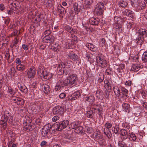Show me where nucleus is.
I'll return each mask as SVG.
<instances>
[{
	"instance_id": "c756f323",
	"label": "nucleus",
	"mask_w": 147,
	"mask_h": 147,
	"mask_svg": "<svg viewBox=\"0 0 147 147\" xmlns=\"http://www.w3.org/2000/svg\"><path fill=\"white\" fill-rule=\"evenodd\" d=\"M95 100V98L93 96H90L86 98V101L89 102V104H92Z\"/></svg>"
},
{
	"instance_id": "b1692460",
	"label": "nucleus",
	"mask_w": 147,
	"mask_h": 147,
	"mask_svg": "<svg viewBox=\"0 0 147 147\" xmlns=\"http://www.w3.org/2000/svg\"><path fill=\"white\" fill-rule=\"evenodd\" d=\"M96 97L99 99L102 100L103 99L104 93L102 91L97 90L96 93Z\"/></svg>"
},
{
	"instance_id": "4468645a",
	"label": "nucleus",
	"mask_w": 147,
	"mask_h": 147,
	"mask_svg": "<svg viewBox=\"0 0 147 147\" xmlns=\"http://www.w3.org/2000/svg\"><path fill=\"white\" fill-rule=\"evenodd\" d=\"M80 93L79 91H77L75 92L71 96L69 97V100H71V101H72L74 100H75L80 96Z\"/></svg>"
},
{
	"instance_id": "4be33fe9",
	"label": "nucleus",
	"mask_w": 147,
	"mask_h": 147,
	"mask_svg": "<svg viewBox=\"0 0 147 147\" xmlns=\"http://www.w3.org/2000/svg\"><path fill=\"white\" fill-rule=\"evenodd\" d=\"M86 46L90 50L94 51L97 50L96 46L91 43H88L86 44Z\"/></svg>"
},
{
	"instance_id": "ea45409f",
	"label": "nucleus",
	"mask_w": 147,
	"mask_h": 147,
	"mask_svg": "<svg viewBox=\"0 0 147 147\" xmlns=\"http://www.w3.org/2000/svg\"><path fill=\"white\" fill-rule=\"evenodd\" d=\"M120 129L119 126V124L116 125L113 129V132L116 134L119 133V131Z\"/></svg>"
},
{
	"instance_id": "412c9836",
	"label": "nucleus",
	"mask_w": 147,
	"mask_h": 147,
	"mask_svg": "<svg viewBox=\"0 0 147 147\" xmlns=\"http://www.w3.org/2000/svg\"><path fill=\"white\" fill-rule=\"evenodd\" d=\"M89 22L91 24L94 25H98L99 22L98 20L94 18H90L89 20Z\"/></svg>"
},
{
	"instance_id": "f704fd0d",
	"label": "nucleus",
	"mask_w": 147,
	"mask_h": 147,
	"mask_svg": "<svg viewBox=\"0 0 147 147\" xmlns=\"http://www.w3.org/2000/svg\"><path fill=\"white\" fill-rule=\"evenodd\" d=\"M44 4L47 7H50L52 5V1L50 0H45Z\"/></svg>"
},
{
	"instance_id": "dca6fc26",
	"label": "nucleus",
	"mask_w": 147,
	"mask_h": 147,
	"mask_svg": "<svg viewBox=\"0 0 147 147\" xmlns=\"http://www.w3.org/2000/svg\"><path fill=\"white\" fill-rule=\"evenodd\" d=\"M42 89L45 94H48L50 91V89L49 86L47 84H43L42 86Z\"/></svg>"
},
{
	"instance_id": "39448f33",
	"label": "nucleus",
	"mask_w": 147,
	"mask_h": 147,
	"mask_svg": "<svg viewBox=\"0 0 147 147\" xmlns=\"http://www.w3.org/2000/svg\"><path fill=\"white\" fill-rule=\"evenodd\" d=\"M104 4L101 2L98 3L96 5L95 12L98 15H100L103 13Z\"/></svg>"
},
{
	"instance_id": "7ed1b4c3",
	"label": "nucleus",
	"mask_w": 147,
	"mask_h": 147,
	"mask_svg": "<svg viewBox=\"0 0 147 147\" xmlns=\"http://www.w3.org/2000/svg\"><path fill=\"white\" fill-rule=\"evenodd\" d=\"M1 118L2 119H4L6 121H7L9 123H11L13 121V117L12 115L7 110H5L2 114Z\"/></svg>"
},
{
	"instance_id": "37998d69",
	"label": "nucleus",
	"mask_w": 147,
	"mask_h": 147,
	"mask_svg": "<svg viewBox=\"0 0 147 147\" xmlns=\"http://www.w3.org/2000/svg\"><path fill=\"white\" fill-rule=\"evenodd\" d=\"M121 91L122 92V93L123 94V95L126 96H127V94L128 92V90L125 89V88L123 87H121Z\"/></svg>"
},
{
	"instance_id": "f03ea898",
	"label": "nucleus",
	"mask_w": 147,
	"mask_h": 147,
	"mask_svg": "<svg viewBox=\"0 0 147 147\" xmlns=\"http://www.w3.org/2000/svg\"><path fill=\"white\" fill-rule=\"evenodd\" d=\"M96 62L102 68L106 67L107 62L104 57L102 55H98L96 56Z\"/></svg>"
},
{
	"instance_id": "423d86ee",
	"label": "nucleus",
	"mask_w": 147,
	"mask_h": 147,
	"mask_svg": "<svg viewBox=\"0 0 147 147\" xmlns=\"http://www.w3.org/2000/svg\"><path fill=\"white\" fill-rule=\"evenodd\" d=\"M53 128H54L53 126H52L50 124H48L45 125L43 127L42 132L41 135L43 137L46 136L51 129Z\"/></svg>"
},
{
	"instance_id": "aec40b11",
	"label": "nucleus",
	"mask_w": 147,
	"mask_h": 147,
	"mask_svg": "<svg viewBox=\"0 0 147 147\" xmlns=\"http://www.w3.org/2000/svg\"><path fill=\"white\" fill-rule=\"evenodd\" d=\"M93 136L96 140L102 137V136L100 134V132L98 130H96L94 133Z\"/></svg>"
},
{
	"instance_id": "58836bf2",
	"label": "nucleus",
	"mask_w": 147,
	"mask_h": 147,
	"mask_svg": "<svg viewBox=\"0 0 147 147\" xmlns=\"http://www.w3.org/2000/svg\"><path fill=\"white\" fill-rule=\"evenodd\" d=\"M139 0H131V5L132 6L138 7V4L139 1Z\"/></svg>"
},
{
	"instance_id": "c85d7f7f",
	"label": "nucleus",
	"mask_w": 147,
	"mask_h": 147,
	"mask_svg": "<svg viewBox=\"0 0 147 147\" xmlns=\"http://www.w3.org/2000/svg\"><path fill=\"white\" fill-rule=\"evenodd\" d=\"M140 66L138 64H135L133 65L132 66L131 70L133 71H137L140 69Z\"/></svg>"
},
{
	"instance_id": "2eb2a0df",
	"label": "nucleus",
	"mask_w": 147,
	"mask_h": 147,
	"mask_svg": "<svg viewBox=\"0 0 147 147\" xmlns=\"http://www.w3.org/2000/svg\"><path fill=\"white\" fill-rule=\"evenodd\" d=\"M41 68L42 69H41V68H40L38 69V73L39 74H41V76L42 78L43 77V78L47 74V73L49 72L47 71L46 69L43 70L42 67H41Z\"/></svg>"
},
{
	"instance_id": "13d9d810",
	"label": "nucleus",
	"mask_w": 147,
	"mask_h": 147,
	"mask_svg": "<svg viewBox=\"0 0 147 147\" xmlns=\"http://www.w3.org/2000/svg\"><path fill=\"white\" fill-rule=\"evenodd\" d=\"M84 2L86 5H90L92 3V0H84Z\"/></svg>"
},
{
	"instance_id": "e2e57ef3",
	"label": "nucleus",
	"mask_w": 147,
	"mask_h": 147,
	"mask_svg": "<svg viewBox=\"0 0 147 147\" xmlns=\"http://www.w3.org/2000/svg\"><path fill=\"white\" fill-rule=\"evenodd\" d=\"M22 48L25 50H27L28 49V47L27 45L24 44L22 45Z\"/></svg>"
},
{
	"instance_id": "a19ab883",
	"label": "nucleus",
	"mask_w": 147,
	"mask_h": 147,
	"mask_svg": "<svg viewBox=\"0 0 147 147\" xmlns=\"http://www.w3.org/2000/svg\"><path fill=\"white\" fill-rule=\"evenodd\" d=\"M146 5L145 2L144 1H139L138 4V7H140L141 9H143Z\"/></svg>"
},
{
	"instance_id": "5701e85b",
	"label": "nucleus",
	"mask_w": 147,
	"mask_h": 147,
	"mask_svg": "<svg viewBox=\"0 0 147 147\" xmlns=\"http://www.w3.org/2000/svg\"><path fill=\"white\" fill-rule=\"evenodd\" d=\"M136 40L138 44L142 45L144 41V39L143 36L139 34L138 36L136 38Z\"/></svg>"
},
{
	"instance_id": "79ce46f5",
	"label": "nucleus",
	"mask_w": 147,
	"mask_h": 147,
	"mask_svg": "<svg viewBox=\"0 0 147 147\" xmlns=\"http://www.w3.org/2000/svg\"><path fill=\"white\" fill-rule=\"evenodd\" d=\"M52 77V74L51 73L48 72L47 73V74L43 78L44 79V80L46 81L47 80H49V79L51 78Z\"/></svg>"
},
{
	"instance_id": "de8ad7c7",
	"label": "nucleus",
	"mask_w": 147,
	"mask_h": 147,
	"mask_svg": "<svg viewBox=\"0 0 147 147\" xmlns=\"http://www.w3.org/2000/svg\"><path fill=\"white\" fill-rule=\"evenodd\" d=\"M119 147H128L127 145L122 141H119L118 143Z\"/></svg>"
},
{
	"instance_id": "0eeeda50",
	"label": "nucleus",
	"mask_w": 147,
	"mask_h": 147,
	"mask_svg": "<svg viewBox=\"0 0 147 147\" xmlns=\"http://www.w3.org/2000/svg\"><path fill=\"white\" fill-rule=\"evenodd\" d=\"M114 19L117 24L116 31L118 33L121 32L122 30V26L121 24L122 22V20L120 18L117 17H115Z\"/></svg>"
},
{
	"instance_id": "5fc2aeb1",
	"label": "nucleus",
	"mask_w": 147,
	"mask_h": 147,
	"mask_svg": "<svg viewBox=\"0 0 147 147\" xmlns=\"http://www.w3.org/2000/svg\"><path fill=\"white\" fill-rule=\"evenodd\" d=\"M100 105H95L94 108V110L95 111V112L96 113H99L100 112V110L98 108H97V107L100 106Z\"/></svg>"
},
{
	"instance_id": "f8f14e48",
	"label": "nucleus",
	"mask_w": 147,
	"mask_h": 147,
	"mask_svg": "<svg viewBox=\"0 0 147 147\" xmlns=\"http://www.w3.org/2000/svg\"><path fill=\"white\" fill-rule=\"evenodd\" d=\"M63 109L59 106L55 107L53 109V113L54 114H61L63 113Z\"/></svg>"
},
{
	"instance_id": "774afa93",
	"label": "nucleus",
	"mask_w": 147,
	"mask_h": 147,
	"mask_svg": "<svg viewBox=\"0 0 147 147\" xmlns=\"http://www.w3.org/2000/svg\"><path fill=\"white\" fill-rule=\"evenodd\" d=\"M66 96V94L64 93H61L59 95V96L60 98H63Z\"/></svg>"
},
{
	"instance_id": "a18cd8bd",
	"label": "nucleus",
	"mask_w": 147,
	"mask_h": 147,
	"mask_svg": "<svg viewBox=\"0 0 147 147\" xmlns=\"http://www.w3.org/2000/svg\"><path fill=\"white\" fill-rule=\"evenodd\" d=\"M24 103L23 100L21 98H18V101L17 102V104L19 105H22Z\"/></svg>"
},
{
	"instance_id": "052dcab7",
	"label": "nucleus",
	"mask_w": 147,
	"mask_h": 147,
	"mask_svg": "<svg viewBox=\"0 0 147 147\" xmlns=\"http://www.w3.org/2000/svg\"><path fill=\"white\" fill-rule=\"evenodd\" d=\"M59 118L57 116H54L52 119V120L53 122H56L57 121L59 120Z\"/></svg>"
},
{
	"instance_id": "338daca9",
	"label": "nucleus",
	"mask_w": 147,
	"mask_h": 147,
	"mask_svg": "<svg viewBox=\"0 0 147 147\" xmlns=\"http://www.w3.org/2000/svg\"><path fill=\"white\" fill-rule=\"evenodd\" d=\"M142 105L144 108L147 109V102H144L142 103Z\"/></svg>"
},
{
	"instance_id": "a211bd4d",
	"label": "nucleus",
	"mask_w": 147,
	"mask_h": 147,
	"mask_svg": "<svg viewBox=\"0 0 147 147\" xmlns=\"http://www.w3.org/2000/svg\"><path fill=\"white\" fill-rule=\"evenodd\" d=\"M128 137L131 141L134 142L136 141L137 137L136 135L132 132L129 133Z\"/></svg>"
},
{
	"instance_id": "473e14b6",
	"label": "nucleus",
	"mask_w": 147,
	"mask_h": 147,
	"mask_svg": "<svg viewBox=\"0 0 147 147\" xmlns=\"http://www.w3.org/2000/svg\"><path fill=\"white\" fill-rule=\"evenodd\" d=\"M82 127L81 126L77 127L74 129V131L78 134H81L83 132Z\"/></svg>"
},
{
	"instance_id": "4c0bfd02",
	"label": "nucleus",
	"mask_w": 147,
	"mask_h": 147,
	"mask_svg": "<svg viewBox=\"0 0 147 147\" xmlns=\"http://www.w3.org/2000/svg\"><path fill=\"white\" fill-rule=\"evenodd\" d=\"M142 61L144 62H147V52H144L142 55Z\"/></svg>"
},
{
	"instance_id": "bf43d9fd",
	"label": "nucleus",
	"mask_w": 147,
	"mask_h": 147,
	"mask_svg": "<svg viewBox=\"0 0 147 147\" xmlns=\"http://www.w3.org/2000/svg\"><path fill=\"white\" fill-rule=\"evenodd\" d=\"M61 87H62L60 86V85L57 83L55 88V90L56 91L59 90L60 89Z\"/></svg>"
},
{
	"instance_id": "393cba45",
	"label": "nucleus",
	"mask_w": 147,
	"mask_h": 147,
	"mask_svg": "<svg viewBox=\"0 0 147 147\" xmlns=\"http://www.w3.org/2000/svg\"><path fill=\"white\" fill-rule=\"evenodd\" d=\"M123 109L124 111L129 113L130 111L129 105L127 103H124L122 105Z\"/></svg>"
},
{
	"instance_id": "2f4dec72",
	"label": "nucleus",
	"mask_w": 147,
	"mask_h": 147,
	"mask_svg": "<svg viewBox=\"0 0 147 147\" xmlns=\"http://www.w3.org/2000/svg\"><path fill=\"white\" fill-rule=\"evenodd\" d=\"M57 83L60 85L62 87L64 86H67L65 80L64 81H63L62 80H60L57 82Z\"/></svg>"
},
{
	"instance_id": "7c9ffc66",
	"label": "nucleus",
	"mask_w": 147,
	"mask_h": 147,
	"mask_svg": "<svg viewBox=\"0 0 147 147\" xmlns=\"http://www.w3.org/2000/svg\"><path fill=\"white\" fill-rule=\"evenodd\" d=\"M114 92L117 96H119L120 94L119 89L117 86H115L113 87Z\"/></svg>"
},
{
	"instance_id": "8fccbe9b",
	"label": "nucleus",
	"mask_w": 147,
	"mask_h": 147,
	"mask_svg": "<svg viewBox=\"0 0 147 147\" xmlns=\"http://www.w3.org/2000/svg\"><path fill=\"white\" fill-rule=\"evenodd\" d=\"M79 123L78 122H76L73 123L71 124V126L72 129H75L77 127H78L79 126Z\"/></svg>"
},
{
	"instance_id": "09e8293b",
	"label": "nucleus",
	"mask_w": 147,
	"mask_h": 147,
	"mask_svg": "<svg viewBox=\"0 0 147 147\" xmlns=\"http://www.w3.org/2000/svg\"><path fill=\"white\" fill-rule=\"evenodd\" d=\"M57 71L59 72V71L60 72L59 74H61L63 73V70H62V65L61 64H59L57 67Z\"/></svg>"
},
{
	"instance_id": "680f3d73",
	"label": "nucleus",
	"mask_w": 147,
	"mask_h": 147,
	"mask_svg": "<svg viewBox=\"0 0 147 147\" xmlns=\"http://www.w3.org/2000/svg\"><path fill=\"white\" fill-rule=\"evenodd\" d=\"M51 32V31L50 30H47L45 31L44 33L46 36H49Z\"/></svg>"
},
{
	"instance_id": "bb28decb",
	"label": "nucleus",
	"mask_w": 147,
	"mask_h": 147,
	"mask_svg": "<svg viewBox=\"0 0 147 147\" xmlns=\"http://www.w3.org/2000/svg\"><path fill=\"white\" fill-rule=\"evenodd\" d=\"M129 59L132 60V61L135 62H138L139 61V56L138 55H132L129 57Z\"/></svg>"
},
{
	"instance_id": "9b49d317",
	"label": "nucleus",
	"mask_w": 147,
	"mask_h": 147,
	"mask_svg": "<svg viewBox=\"0 0 147 147\" xmlns=\"http://www.w3.org/2000/svg\"><path fill=\"white\" fill-rule=\"evenodd\" d=\"M67 56L69 59L74 61H76L78 60V59L77 55L72 52H69L67 54Z\"/></svg>"
},
{
	"instance_id": "e433bc0d",
	"label": "nucleus",
	"mask_w": 147,
	"mask_h": 147,
	"mask_svg": "<svg viewBox=\"0 0 147 147\" xmlns=\"http://www.w3.org/2000/svg\"><path fill=\"white\" fill-rule=\"evenodd\" d=\"M60 47L58 43H55L53 46V50L56 52H58L59 51Z\"/></svg>"
},
{
	"instance_id": "ddd939ff",
	"label": "nucleus",
	"mask_w": 147,
	"mask_h": 147,
	"mask_svg": "<svg viewBox=\"0 0 147 147\" xmlns=\"http://www.w3.org/2000/svg\"><path fill=\"white\" fill-rule=\"evenodd\" d=\"M18 88L20 91L24 93H26L28 92V89L26 86L23 84L20 83H18Z\"/></svg>"
},
{
	"instance_id": "72a5a7b5",
	"label": "nucleus",
	"mask_w": 147,
	"mask_h": 147,
	"mask_svg": "<svg viewBox=\"0 0 147 147\" xmlns=\"http://www.w3.org/2000/svg\"><path fill=\"white\" fill-rule=\"evenodd\" d=\"M124 13L127 16H128L131 18L133 17V14L132 11L129 9H125V10Z\"/></svg>"
},
{
	"instance_id": "a878e982",
	"label": "nucleus",
	"mask_w": 147,
	"mask_h": 147,
	"mask_svg": "<svg viewBox=\"0 0 147 147\" xmlns=\"http://www.w3.org/2000/svg\"><path fill=\"white\" fill-rule=\"evenodd\" d=\"M4 119H2L1 118V119L0 120V125L4 129H5L7 127V122Z\"/></svg>"
},
{
	"instance_id": "603ef678",
	"label": "nucleus",
	"mask_w": 147,
	"mask_h": 147,
	"mask_svg": "<svg viewBox=\"0 0 147 147\" xmlns=\"http://www.w3.org/2000/svg\"><path fill=\"white\" fill-rule=\"evenodd\" d=\"M30 127L31 126H29V125H27L26 126L25 125L24 126L23 129L25 131H30L31 130V129Z\"/></svg>"
},
{
	"instance_id": "3c124183",
	"label": "nucleus",
	"mask_w": 147,
	"mask_h": 147,
	"mask_svg": "<svg viewBox=\"0 0 147 147\" xmlns=\"http://www.w3.org/2000/svg\"><path fill=\"white\" fill-rule=\"evenodd\" d=\"M7 92L12 95H13L15 93L13 91L12 88L9 86L8 87Z\"/></svg>"
},
{
	"instance_id": "c03bdc74",
	"label": "nucleus",
	"mask_w": 147,
	"mask_h": 147,
	"mask_svg": "<svg viewBox=\"0 0 147 147\" xmlns=\"http://www.w3.org/2000/svg\"><path fill=\"white\" fill-rule=\"evenodd\" d=\"M127 3L126 1H121L120 2V5L122 7H125L127 5Z\"/></svg>"
},
{
	"instance_id": "69168bd1",
	"label": "nucleus",
	"mask_w": 147,
	"mask_h": 147,
	"mask_svg": "<svg viewBox=\"0 0 147 147\" xmlns=\"http://www.w3.org/2000/svg\"><path fill=\"white\" fill-rule=\"evenodd\" d=\"M75 10L76 12H78L80 10V8H78V5H75L74 7Z\"/></svg>"
},
{
	"instance_id": "49530a36",
	"label": "nucleus",
	"mask_w": 147,
	"mask_h": 147,
	"mask_svg": "<svg viewBox=\"0 0 147 147\" xmlns=\"http://www.w3.org/2000/svg\"><path fill=\"white\" fill-rule=\"evenodd\" d=\"M93 113L92 110H90L87 111V116L88 117L92 118L93 117Z\"/></svg>"
},
{
	"instance_id": "0e129e2a",
	"label": "nucleus",
	"mask_w": 147,
	"mask_h": 147,
	"mask_svg": "<svg viewBox=\"0 0 147 147\" xmlns=\"http://www.w3.org/2000/svg\"><path fill=\"white\" fill-rule=\"evenodd\" d=\"M16 62L17 65L21 64V61L19 58H16Z\"/></svg>"
},
{
	"instance_id": "20e7f679",
	"label": "nucleus",
	"mask_w": 147,
	"mask_h": 147,
	"mask_svg": "<svg viewBox=\"0 0 147 147\" xmlns=\"http://www.w3.org/2000/svg\"><path fill=\"white\" fill-rule=\"evenodd\" d=\"M69 122L67 120H64L62 121L61 123L58 125H55L53 126L54 128H55V129H53V130L55 131V130H60L66 128L69 125Z\"/></svg>"
},
{
	"instance_id": "6e6d98bb",
	"label": "nucleus",
	"mask_w": 147,
	"mask_h": 147,
	"mask_svg": "<svg viewBox=\"0 0 147 147\" xmlns=\"http://www.w3.org/2000/svg\"><path fill=\"white\" fill-rule=\"evenodd\" d=\"M105 126L106 128L109 129L112 127V125L111 123L107 122L105 124Z\"/></svg>"
},
{
	"instance_id": "f257e3e1",
	"label": "nucleus",
	"mask_w": 147,
	"mask_h": 147,
	"mask_svg": "<svg viewBox=\"0 0 147 147\" xmlns=\"http://www.w3.org/2000/svg\"><path fill=\"white\" fill-rule=\"evenodd\" d=\"M65 80L67 85L71 86L76 83L78 77L76 75L72 74L67 77Z\"/></svg>"
},
{
	"instance_id": "9d476101",
	"label": "nucleus",
	"mask_w": 147,
	"mask_h": 147,
	"mask_svg": "<svg viewBox=\"0 0 147 147\" xmlns=\"http://www.w3.org/2000/svg\"><path fill=\"white\" fill-rule=\"evenodd\" d=\"M35 73V69L33 68H30L28 71L27 75L29 78H32L34 77Z\"/></svg>"
},
{
	"instance_id": "864d4df0",
	"label": "nucleus",
	"mask_w": 147,
	"mask_h": 147,
	"mask_svg": "<svg viewBox=\"0 0 147 147\" xmlns=\"http://www.w3.org/2000/svg\"><path fill=\"white\" fill-rule=\"evenodd\" d=\"M65 9H61V10L59 11V16L61 17H63L65 14L64 11H65Z\"/></svg>"
},
{
	"instance_id": "c9c22d12",
	"label": "nucleus",
	"mask_w": 147,
	"mask_h": 147,
	"mask_svg": "<svg viewBox=\"0 0 147 147\" xmlns=\"http://www.w3.org/2000/svg\"><path fill=\"white\" fill-rule=\"evenodd\" d=\"M16 68L18 70L22 71L25 68V66L23 64L17 65Z\"/></svg>"
},
{
	"instance_id": "f3484780",
	"label": "nucleus",
	"mask_w": 147,
	"mask_h": 147,
	"mask_svg": "<svg viewBox=\"0 0 147 147\" xmlns=\"http://www.w3.org/2000/svg\"><path fill=\"white\" fill-rule=\"evenodd\" d=\"M96 140L98 142L100 147H105L106 141L105 140L102 138V136Z\"/></svg>"
},
{
	"instance_id": "6ab92c4d",
	"label": "nucleus",
	"mask_w": 147,
	"mask_h": 147,
	"mask_svg": "<svg viewBox=\"0 0 147 147\" xmlns=\"http://www.w3.org/2000/svg\"><path fill=\"white\" fill-rule=\"evenodd\" d=\"M66 30L69 33L72 34L77 33V31L76 29H73L71 26L67 25L65 26Z\"/></svg>"
},
{
	"instance_id": "4d7b16f0",
	"label": "nucleus",
	"mask_w": 147,
	"mask_h": 147,
	"mask_svg": "<svg viewBox=\"0 0 147 147\" xmlns=\"http://www.w3.org/2000/svg\"><path fill=\"white\" fill-rule=\"evenodd\" d=\"M132 84V82L131 80H130L126 81L125 82V85L126 86H131V85Z\"/></svg>"
},
{
	"instance_id": "1a4fd4ad",
	"label": "nucleus",
	"mask_w": 147,
	"mask_h": 147,
	"mask_svg": "<svg viewBox=\"0 0 147 147\" xmlns=\"http://www.w3.org/2000/svg\"><path fill=\"white\" fill-rule=\"evenodd\" d=\"M119 133L122 139L125 140L127 138L129 134L128 131L124 129H122L120 130Z\"/></svg>"
},
{
	"instance_id": "6e6552de",
	"label": "nucleus",
	"mask_w": 147,
	"mask_h": 147,
	"mask_svg": "<svg viewBox=\"0 0 147 147\" xmlns=\"http://www.w3.org/2000/svg\"><path fill=\"white\" fill-rule=\"evenodd\" d=\"M54 40V37L51 35H49V36H45L42 39V41L43 42L50 43H53Z\"/></svg>"
},
{
	"instance_id": "cd10ccee",
	"label": "nucleus",
	"mask_w": 147,
	"mask_h": 147,
	"mask_svg": "<svg viewBox=\"0 0 147 147\" xmlns=\"http://www.w3.org/2000/svg\"><path fill=\"white\" fill-rule=\"evenodd\" d=\"M138 34L143 36H147V30L143 29H140L138 30Z\"/></svg>"
}]
</instances>
